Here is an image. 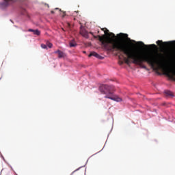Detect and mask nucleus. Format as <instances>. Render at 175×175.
Wrapping results in <instances>:
<instances>
[{
    "instance_id": "obj_20",
    "label": "nucleus",
    "mask_w": 175,
    "mask_h": 175,
    "mask_svg": "<svg viewBox=\"0 0 175 175\" xmlns=\"http://www.w3.org/2000/svg\"><path fill=\"white\" fill-rule=\"evenodd\" d=\"M47 44H51V43H47Z\"/></svg>"
},
{
    "instance_id": "obj_17",
    "label": "nucleus",
    "mask_w": 175,
    "mask_h": 175,
    "mask_svg": "<svg viewBox=\"0 0 175 175\" xmlns=\"http://www.w3.org/2000/svg\"><path fill=\"white\" fill-rule=\"evenodd\" d=\"M97 33H100V31H99V30H98V31H97Z\"/></svg>"
},
{
    "instance_id": "obj_4",
    "label": "nucleus",
    "mask_w": 175,
    "mask_h": 175,
    "mask_svg": "<svg viewBox=\"0 0 175 175\" xmlns=\"http://www.w3.org/2000/svg\"><path fill=\"white\" fill-rule=\"evenodd\" d=\"M157 44H175V40L163 42L162 40H157Z\"/></svg>"
},
{
    "instance_id": "obj_15",
    "label": "nucleus",
    "mask_w": 175,
    "mask_h": 175,
    "mask_svg": "<svg viewBox=\"0 0 175 175\" xmlns=\"http://www.w3.org/2000/svg\"><path fill=\"white\" fill-rule=\"evenodd\" d=\"M122 64H124V62H120V65H122Z\"/></svg>"
},
{
    "instance_id": "obj_24",
    "label": "nucleus",
    "mask_w": 175,
    "mask_h": 175,
    "mask_svg": "<svg viewBox=\"0 0 175 175\" xmlns=\"http://www.w3.org/2000/svg\"><path fill=\"white\" fill-rule=\"evenodd\" d=\"M144 46H147V45H144Z\"/></svg>"
},
{
    "instance_id": "obj_10",
    "label": "nucleus",
    "mask_w": 175,
    "mask_h": 175,
    "mask_svg": "<svg viewBox=\"0 0 175 175\" xmlns=\"http://www.w3.org/2000/svg\"><path fill=\"white\" fill-rule=\"evenodd\" d=\"M165 94L167 95V96H173V92H170V90H165Z\"/></svg>"
},
{
    "instance_id": "obj_2",
    "label": "nucleus",
    "mask_w": 175,
    "mask_h": 175,
    "mask_svg": "<svg viewBox=\"0 0 175 175\" xmlns=\"http://www.w3.org/2000/svg\"><path fill=\"white\" fill-rule=\"evenodd\" d=\"M99 91L103 95H105V98L107 99H111L114 102H122V98L117 95H114L113 92L116 91L113 85H102L99 87Z\"/></svg>"
},
{
    "instance_id": "obj_23",
    "label": "nucleus",
    "mask_w": 175,
    "mask_h": 175,
    "mask_svg": "<svg viewBox=\"0 0 175 175\" xmlns=\"http://www.w3.org/2000/svg\"><path fill=\"white\" fill-rule=\"evenodd\" d=\"M24 12H25V10H24Z\"/></svg>"
},
{
    "instance_id": "obj_18",
    "label": "nucleus",
    "mask_w": 175,
    "mask_h": 175,
    "mask_svg": "<svg viewBox=\"0 0 175 175\" xmlns=\"http://www.w3.org/2000/svg\"><path fill=\"white\" fill-rule=\"evenodd\" d=\"M68 27H70V24L68 23Z\"/></svg>"
},
{
    "instance_id": "obj_11",
    "label": "nucleus",
    "mask_w": 175,
    "mask_h": 175,
    "mask_svg": "<svg viewBox=\"0 0 175 175\" xmlns=\"http://www.w3.org/2000/svg\"><path fill=\"white\" fill-rule=\"evenodd\" d=\"M62 17H65V16H66V12H62Z\"/></svg>"
},
{
    "instance_id": "obj_19",
    "label": "nucleus",
    "mask_w": 175,
    "mask_h": 175,
    "mask_svg": "<svg viewBox=\"0 0 175 175\" xmlns=\"http://www.w3.org/2000/svg\"><path fill=\"white\" fill-rule=\"evenodd\" d=\"M70 44H73V43H72V42H70Z\"/></svg>"
},
{
    "instance_id": "obj_12",
    "label": "nucleus",
    "mask_w": 175,
    "mask_h": 175,
    "mask_svg": "<svg viewBox=\"0 0 175 175\" xmlns=\"http://www.w3.org/2000/svg\"><path fill=\"white\" fill-rule=\"evenodd\" d=\"M70 47H76V44H70Z\"/></svg>"
},
{
    "instance_id": "obj_22",
    "label": "nucleus",
    "mask_w": 175,
    "mask_h": 175,
    "mask_svg": "<svg viewBox=\"0 0 175 175\" xmlns=\"http://www.w3.org/2000/svg\"><path fill=\"white\" fill-rule=\"evenodd\" d=\"M84 53H85V51H83Z\"/></svg>"
},
{
    "instance_id": "obj_9",
    "label": "nucleus",
    "mask_w": 175,
    "mask_h": 175,
    "mask_svg": "<svg viewBox=\"0 0 175 175\" xmlns=\"http://www.w3.org/2000/svg\"><path fill=\"white\" fill-rule=\"evenodd\" d=\"M41 47L42 49H47V47H49V49H51V47H53V44H41Z\"/></svg>"
},
{
    "instance_id": "obj_13",
    "label": "nucleus",
    "mask_w": 175,
    "mask_h": 175,
    "mask_svg": "<svg viewBox=\"0 0 175 175\" xmlns=\"http://www.w3.org/2000/svg\"><path fill=\"white\" fill-rule=\"evenodd\" d=\"M151 46H152L153 47H157V45L155 44H152Z\"/></svg>"
},
{
    "instance_id": "obj_6",
    "label": "nucleus",
    "mask_w": 175,
    "mask_h": 175,
    "mask_svg": "<svg viewBox=\"0 0 175 175\" xmlns=\"http://www.w3.org/2000/svg\"><path fill=\"white\" fill-rule=\"evenodd\" d=\"M88 57H95L96 58H98V59H103V56H100L99 54H98L96 52H91Z\"/></svg>"
},
{
    "instance_id": "obj_3",
    "label": "nucleus",
    "mask_w": 175,
    "mask_h": 175,
    "mask_svg": "<svg viewBox=\"0 0 175 175\" xmlns=\"http://www.w3.org/2000/svg\"><path fill=\"white\" fill-rule=\"evenodd\" d=\"M14 2H17V0H3V2L0 3V6L1 8H8V6L14 3Z\"/></svg>"
},
{
    "instance_id": "obj_5",
    "label": "nucleus",
    "mask_w": 175,
    "mask_h": 175,
    "mask_svg": "<svg viewBox=\"0 0 175 175\" xmlns=\"http://www.w3.org/2000/svg\"><path fill=\"white\" fill-rule=\"evenodd\" d=\"M55 54H57L58 58H65L66 57V53L60 50L55 51Z\"/></svg>"
},
{
    "instance_id": "obj_8",
    "label": "nucleus",
    "mask_w": 175,
    "mask_h": 175,
    "mask_svg": "<svg viewBox=\"0 0 175 175\" xmlns=\"http://www.w3.org/2000/svg\"><path fill=\"white\" fill-rule=\"evenodd\" d=\"M81 35L83 36L84 38H88V32L85 30H81L80 31Z\"/></svg>"
},
{
    "instance_id": "obj_1",
    "label": "nucleus",
    "mask_w": 175,
    "mask_h": 175,
    "mask_svg": "<svg viewBox=\"0 0 175 175\" xmlns=\"http://www.w3.org/2000/svg\"><path fill=\"white\" fill-rule=\"evenodd\" d=\"M101 31H103L104 34L102 36L94 35V33L90 32V35L100 41L101 44H144V42L142 41L136 42L134 40H131L127 33H120L114 34L113 32H110L107 28H101Z\"/></svg>"
},
{
    "instance_id": "obj_14",
    "label": "nucleus",
    "mask_w": 175,
    "mask_h": 175,
    "mask_svg": "<svg viewBox=\"0 0 175 175\" xmlns=\"http://www.w3.org/2000/svg\"><path fill=\"white\" fill-rule=\"evenodd\" d=\"M51 13L52 14H54V11H51Z\"/></svg>"
},
{
    "instance_id": "obj_7",
    "label": "nucleus",
    "mask_w": 175,
    "mask_h": 175,
    "mask_svg": "<svg viewBox=\"0 0 175 175\" xmlns=\"http://www.w3.org/2000/svg\"><path fill=\"white\" fill-rule=\"evenodd\" d=\"M28 31L33 32V35H36L37 36H40V31H39V29H29Z\"/></svg>"
},
{
    "instance_id": "obj_16",
    "label": "nucleus",
    "mask_w": 175,
    "mask_h": 175,
    "mask_svg": "<svg viewBox=\"0 0 175 175\" xmlns=\"http://www.w3.org/2000/svg\"><path fill=\"white\" fill-rule=\"evenodd\" d=\"M55 10H59V8H55Z\"/></svg>"
},
{
    "instance_id": "obj_21",
    "label": "nucleus",
    "mask_w": 175,
    "mask_h": 175,
    "mask_svg": "<svg viewBox=\"0 0 175 175\" xmlns=\"http://www.w3.org/2000/svg\"><path fill=\"white\" fill-rule=\"evenodd\" d=\"M23 14H25V13H24V12H23Z\"/></svg>"
}]
</instances>
